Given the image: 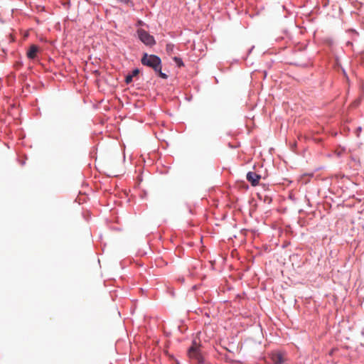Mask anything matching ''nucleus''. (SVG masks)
<instances>
[{
	"mask_svg": "<svg viewBox=\"0 0 364 364\" xmlns=\"http://www.w3.org/2000/svg\"><path fill=\"white\" fill-rule=\"evenodd\" d=\"M139 73V69H134V70H132V72L130 74V75L132 77H134L136 76Z\"/></svg>",
	"mask_w": 364,
	"mask_h": 364,
	"instance_id": "9",
	"label": "nucleus"
},
{
	"mask_svg": "<svg viewBox=\"0 0 364 364\" xmlns=\"http://www.w3.org/2000/svg\"><path fill=\"white\" fill-rule=\"evenodd\" d=\"M141 63L154 69V70L163 79H166L168 75L161 72V60L155 55L144 54L141 58Z\"/></svg>",
	"mask_w": 364,
	"mask_h": 364,
	"instance_id": "1",
	"label": "nucleus"
},
{
	"mask_svg": "<svg viewBox=\"0 0 364 364\" xmlns=\"http://www.w3.org/2000/svg\"><path fill=\"white\" fill-rule=\"evenodd\" d=\"M246 178L247 180L252 184V186H256L259 184L261 176L256 173L255 172L250 171L247 173Z\"/></svg>",
	"mask_w": 364,
	"mask_h": 364,
	"instance_id": "5",
	"label": "nucleus"
},
{
	"mask_svg": "<svg viewBox=\"0 0 364 364\" xmlns=\"http://www.w3.org/2000/svg\"><path fill=\"white\" fill-rule=\"evenodd\" d=\"M188 354L191 359L195 360L198 363L203 362V358L200 351V346H198L196 342L193 343L192 346L188 350Z\"/></svg>",
	"mask_w": 364,
	"mask_h": 364,
	"instance_id": "2",
	"label": "nucleus"
},
{
	"mask_svg": "<svg viewBox=\"0 0 364 364\" xmlns=\"http://www.w3.org/2000/svg\"><path fill=\"white\" fill-rule=\"evenodd\" d=\"M174 45L168 43L166 46V51L168 55H171L173 53Z\"/></svg>",
	"mask_w": 364,
	"mask_h": 364,
	"instance_id": "7",
	"label": "nucleus"
},
{
	"mask_svg": "<svg viewBox=\"0 0 364 364\" xmlns=\"http://www.w3.org/2000/svg\"><path fill=\"white\" fill-rule=\"evenodd\" d=\"M137 33L139 39L146 46H153L156 43L154 38L144 29H139Z\"/></svg>",
	"mask_w": 364,
	"mask_h": 364,
	"instance_id": "3",
	"label": "nucleus"
},
{
	"mask_svg": "<svg viewBox=\"0 0 364 364\" xmlns=\"http://www.w3.org/2000/svg\"><path fill=\"white\" fill-rule=\"evenodd\" d=\"M138 24H139V25H141V24H142V22H141V21H139L138 22Z\"/></svg>",
	"mask_w": 364,
	"mask_h": 364,
	"instance_id": "11",
	"label": "nucleus"
},
{
	"mask_svg": "<svg viewBox=\"0 0 364 364\" xmlns=\"http://www.w3.org/2000/svg\"><path fill=\"white\" fill-rule=\"evenodd\" d=\"M272 360L274 364H284L287 360L285 355L282 352H273L271 355Z\"/></svg>",
	"mask_w": 364,
	"mask_h": 364,
	"instance_id": "4",
	"label": "nucleus"
},
{
	"mask_svg": "<svg viewBox=\"0 0 364 364\" xmlns=\"http://www.w3.org/2000/svg\"><path fill=\"white\" fill-rule=\"evenodd\" d=\"M38 51L39 48L37 46L31 45L26 53L27 57L29 59H35L37 57Z\"/></svg>",
	"mask_w": 364,
	"mask_h": 364,
	"instance_id": "6",
	"label": "nucleus"
},
{
	"mask_svg": "<svg viewBox=\"0 0 364 364\" xmlns=\"http://www.w3.org/2000/svg\"><path fill=\"white\" fill-rule=\"evenodd\" d=\"M132 79L133 77L130 75H128L126 76L125 82L129 84L132 81Z\"/></svg>",
	"mask_w": 364,
	"mask_h": 364,
	"instance_id": "10",
	"label": "nucleus"
},
{
	"mask_svg": "<svg viewBox=\"0 0 364 364\" xmlns=\"http://www.w3.org/2000/svg\"><path fill=\"white\" fill-rule=\"evenodd\" d=\"M173 59L178 67H182L184 65L181 58L178 57H174Z\"/></svg>",
	"mask_w": 364,
	"mask_h": 364,
	"instance_id": "8",
	"label": "nucleus"
}]
</instances>
